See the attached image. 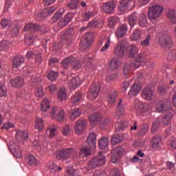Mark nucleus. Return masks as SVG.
<instances>
[{
    "mask_svg": "<svg viewBox=\"0 0 176 176\" xmlns=\"http://www.w3.org/2000/svg\"><path fill=\"white\" fill-rule=\"evenodd\" d=\"M151 41V34L146 36L144 40L141 42V45L144 47L149 46V42Z\"/></svg>",
    "mask_w": 176,
    "mask_h": 176,
    "instance_id": "58",
    "label": "nucleus"
},
{
    "mask_svg": "<svg viewBox=\"0 0 176 176\" xmlns=\"http://www.w3.org/2000/svg\"><path fill=\"white\" fill-rule=\"evenodd\" d=\"M67 176H79V170L75 169H67Z\"/></svg>",
    "mask_w": 176,
    "mask_h": 176,
    "instance_id": "55",
    "label": "nucleus"
},
{
    "mask_svg": "<svg viewBox=\"0 0 176 176\" xmlns=\"http://www.w3.org/2000/svg\"><path fill=\"white\" fill-rule=\"evenodd\" d=\"M93 38H94V33L93 32H89L85 34L84 36L85 41H82L80 43V46L82 47V49H89L90 46V42L93 41Z\"/></svg>",
    "mask_w": 176,
    "mask_h": 176,
    "instance_id": "10",
    "label": "nucleus"
},
{
    "mask_svg": "<svg viewBox=\"0 0 176 176\" xmlns=\"http://www.w3.org/2000/svg\"><path fill=\"white\" fill-rule=\"evenodd\" d=\"M25 61L24 58L23 56H15L13 59V67L19 68L21 64H23Z\"/></svg>",
    "mask_w": 176,
    "mask_h": 176,
    "instance_id": "33",
    "label": "nucleus"
},
{
    "mask_svg": "<svg viewBox=\"0 0 176 176\" xmlns=\"http://www.w3.org/2000/svg\"><path fill=\"white\" fill-rule=\"evenodd\" d=\"M86 127V120H78L74 126V130L77 134H82V131L85 130Z\"/></svg>",
    "mask_w": 176,
    "mask_h": 176,
    "instance_id": "12",
    "label": "nucleus"
},
{
    "mask_svg": "<svg viewBox=\"0 0 176 176\" xmlns=\"http://www.w3.org/2000/svg\"><path fill=\"white\" fill-rule=\"evenodd\" d=\"M132 41H138L141 38V30L136 29L134 30L133 33L131 36Z\"/></svg>",
    "mask_w": 176,
    "mask_h": 176,
    "instance_id": "44",
    "label": "nucleus"
},
{
    "mask_svg": "<svg viewBox=\"0 0 176 176\" xmlns=\"http://www.w3.org/2000/svg\"><path fill=\"white\" fill-rule=\"evenodd\" d=\"M87 142L91 148H96V144H97V134H96V133H91L88 136Z\"/></svg>",
    "mask_w": 176,
    "mask_h": 176,
    "instance_id": "22",
    "label": "nucleus"
},
{
    "mask_svg": "<svg viewBox=\"0 0 176 176\" xmlns=\"http://www.w3.org/2000/svg\"><path fill=\"white\" fill-rule=\"evenodd\" d=\"M146 24H148L146 15L145 14H140L139 16L138 25H140V27H145Z\"/></svg>",
    "mask_w": 176,
    "mask_h": 176,
    "instance_id": "37",
    "label": "nucleus"
},
{
    "mask_svg": "<svg viewBox=\"0 0 176 176\" xmlns=\"http://www.w3.org/2000/svg\"><path fill=\"white\" fill-rule=\"evenodd\" d=\"M129 126V122L122 121L120 124H116V129H118V131H120V130H124V127H127Z\"/></svg>",
    "mask_w": 176,
    "mask_h": 176,
    "instance_id": "53",
    "label": "nucleus"
},
{
    "mask_svg": "<svg viewBox=\"0 0 176 176\" xmlns=\"http://www.w3.org/2000/svg\"><path fill=\"white\" fill-rule=\"evenodd\" d=\"M82 85V80L79 76L74 77L72 79V81L69 83V87L70 90H75L78 89Z\"/></svg>",
    "mask_w": 176,
    "mask_h": 176,
    "instance_id": "19",
    "label": "nucleus"
},
{
    "mask_svg": "<svg viewBox=\"0 0 176 176\" xmlns=\"http://www.w3.org/2000/svg\"><path fill=\"white\" fill-rule=\"evenodd\" d=\"M1 25L3 28H10L12 25L13 24L10 19H8L6 18H3L1 19Z\"/></svg>",
    "mask_w": 176,
    "mask_h": 176,
    "instance_id": "39",
    "label": "nucleus"
},
{
    "mask_svg": "<svg viewBox=\"0 0 176 176\" xmlns=\"http://www.w3.org/2000/svg\"><path fill=\"white\" fill-rule=\"evenodd\" d=\"M116 97H118V92L116 91H111L108 98L109 105L115 104V102L116 101Z\"/></svg>",
    "mask_w": 176,
    "mask_h": 176,
    "instance_id": "38",
    "label": "nucleus"
},
{
    "mask_svg": "<svg viewBox=\"0 0 176 176\" xmlns=\"http://www.w3.org/2000/svg\"><path fill=\"white\" fill-rule=\"evenodd\" d=\"M67 89L65 87L60 88L58 92V98L60 101H65L68 98Z\"/></svg>",
    "mask_w": 176,
    "mask_h": 176,
    "instance_id": "28",
    "label": "nucleus"
},
{
    "mask_svg": "<svg viewBox=\"0 0 176 176\" xmlns=\"http://www.w3.org/2000/svg\"><path fill=\"white\" fill-rule=\"evenodd\" d=\"M163 12V7L159 5H155L150 7L148 10V17L151 20H156L162 14Z\"/></svg>",
    "mask_w": 176,
    "mask_h": 176,
    "instance_id": "3",
    "label": "nucleus"
},
{
    "mask_svg": "<svg viewBox=\"0 0 176 176\" xmlns=\"http://www.w3.org/2000/svg\"><path fill=\"white\" fill-rule=\"evenodd\" d=\"M137 20H138V16L136 12L132 13L129 16V23L132 28L137 24Z\"/></svg>",
    "mask_w": 176,
    "mask_h": 176,
    "instance_id": "29",
    "label": "nucleus"
},
{
    "mask_svg": "<svg viewBox=\"0 0 176 176\" xmlns=\"http://www.w3.org/2000/svg\"><path fill=\"white\" fill-rule=\"evenodd\" d=\"M29 166H38V160L33 155H29L25 159Z\"/></svg>",
    "mask_w": 176,
    "mask_h": 176,
    "instance_id": "31",
    "label": "nucleus"
},
{
    "mask_svg": "<svg viewBox=\"0 0 176 176\" xmlns=\"http://www.w3.org/2000/svg\"><path fill=\"white\" fill-rule=\"evenodd\" d=\"M10 83L14 87H23V86H24V78L16 77V78L11 80Z\"/></svg>",
    "mask_w": 176,
    "mask_h": 176,
    "instance_id": "23",
    "label": "nucleus"
},
{
    "mask_svg": "<svg viewBox=\"0 0 176 176\" xmlns=\"http://www.w3.org/2000/svg\"><path fill=\"white\" fill-rule=\"evenodd\" d=\"M94 16V12H85L82 14V20L83 21H89L91 17Z\"/></svg>",
    "mask_w": 176,
    "mask_h": 176,
    "instance_id": "47",
    "label": "nucleus"
},
{
    "mask_svg": "<svg viewBox=\"0 0 176 176\" xmlns=\"http://www.w3.org/2000/svg\"><path fill=\"white\" fill-rule=\"evenodd\" d=\"M57 8L56 7H49L47 8H45L40 14L39 17L40 19H45V17H47L48 16H51V14H53L54 12H56V10Z\"/></svg>",
    "mask_w": 176,
    "mask_h": 176,
    "instance_id": "18",
    "label": "nucleus"
},
{
    "mask_svg": "<svg viewBox=\"0 0 176 176\" xmlns=\"http://www.w3.org/2000/svg\"><path fill=\"white\" fill-rule=\"evenodd\" d=\"M130 5V1L129 0H122L120 2V6H118V12L122 14L129 9V6Z\"/></svg>",
    "mask_w": 176,
    "mask_h": 176,
    "instance_id": "24",
    "label": "nucleus"
},
{
    "mask_svg": "<svg viewBox=\"0 0 176 176\" xmlns=\"http://www.w3.org/2000/svg\"><path fill=\"white\" fill-rule=\"evenodd\" d=\"M162 142V138L159 135L154 136L151 140L152 148H159V145Z\"/></svg>",
    "mask_w": 176,
    "mask_h": 176,
    "instance_id": "34",
    "label": "nucleus"
},
{
    "mask_svg": "<svg viewBox=\"0 0 176 176\" xmlns=\"http://www.w3.org/2000/svg\"><path fill=\"white\" fill-rule=\"evenodd\" d=\"M119 142H122V137L119 135H115L111 138V144L113 145H116L119 144Z\"/></svg>",
    "mask_w": 176,
    "mask_h": 176,
    "instance_id": "50",
    "label": "nucleus"
},
{
    "mask_svg": "<svg viewBox=\"0 0 176 176\" xmlns=\"http://www.w3.org/2000/svg\"><path fill=\"white\" fill-rule=\"evenodd\" d=\"M138 53V48L134 45L129 46L127 48V54L129 57H133Z\"/></svg>",
    "mask_w": 176,
    "mask_h": 176,
    "instance_id": "36",
    "label": "nucleus"
},
{
    "mask_svg": "<svg viewBox=\"0 0 176 176\" xmlns=\"http://www.w3.org/2000/svg\"><path fill=\"white\" fill-rule=\"evenodd\" d=\"M48 130L50 131L49 137L50 138H54L56 135V131L57 130V126L56 124H52Z\"/></svg>",
    "mask_w": 176,
    "mask_h": 176,
    "instance_id": "48",
    "label": "nucleus"
},
{
    "mask_svg": "<svg viewBox=\"0 0 176 176\" xmlns=\"http://www.w3.org/2000/svg\"><path fill=\"white\" fill-rule=\"evenodd\" d=\"M82 98V94L79 92H76L75 95L72 97V104H75V102H78V101H80Z\"/></svg>",
    "mask_w": 176,
    "mask_h": 176,
    "instance_id": "51",
    "label": "nucleus"
},
{
    "mask_svg": "<svg viewBox=\"0 0 176 176\" xmlns=\"http://www.w3.org/2000/svg\"><path fill=\"white\" fill-rule=\"evenodd\" d=\"M41 111L44 112H47V109H50V104H49V100L44 99V100L41 102Z\"/></svg>",
    "mask_w": 176,
    "mask_h": 176,
    "instance_id": "46",
    "label": "nucleus"
},
{
    "mask_svg": "<svg viewBox=\"0 0 176 176\" xmlns=\"http://www.w3.org/2000/svg\"><path fill=\"white\" fill-rule=\"evenodd\" d=\"M115 8H116V3L112 1L104 3L103 5V10L104 13H107L108 14L112 13L115 10Z\"/></svg>",
    "mask_w": 176,
    "mask_h": 176,
    "instance_id": "15",
    "label": "nucleus"
},
{
    "mask_svg": "<svg viewBox=\"0 0 176 176\" xmlns=\"http://www.w3.org/2000/svg\"><path fill=\"white\" fill-rule=\"evenodd\" d=\"M98 145L100 149H105L109 145V140L107 137H103L99 140Z\"/></svg>",
    "mask_w": 176,
    "mask_h": 176,
    "instance_id": "30",
    "label": "nucleus"
},
{
    "mask_svg": "<svg viewBox=\"0 0 176 176\" xmlns=\"http://www.w3.org/2000/svg\"><path fill=\"white\" fill-rule=\"evenodd\" d=\"M148 130H149V126L146 124H144L139 127L138 134L140 136L145 135L146 133H148Z\"/></svg>",
    "mask_w": 176,
    "mask_h": 176,
    "instance_id": "40",
    "label": "nucleus"
},
{
    "mask_svg": "<svg viewBox=\"0 0 176 176\" xmlns=\"http://www.w3.org/2000/svg\"><path fill=\"white\" fill-rule=\"evenodd\" d=\"M35 39H36V36L33 34H28L25 36V42L26 45H28V46L34 45Z\"/></svg>",
    "mask_w": 176,
    "mask_h": 176,
    "instance_id": "26",
    "label": "nucleus"
},
{
    "mask_svg": "<svg viewBox=\"0 0 176 176\" xmlns=\"http://www.w3.org/2000/svg\"><path fill=\"white\" fill-rule=\"evenodd\" d=\"M90 155H91V149H90V148L85 146L80 148L79 153L80 157H87V156H90Z\"/></svg>",
    "mask_w": 176,
    "mask_h": 176,
    "instance_id": "27",
    "label": "nucleus"
},
{
    "mask_svg": "<svg viewBox=\"0 0 176 176\" xmlns=\"http://www.w3.org/2000/svg\"><path fill=\"white\" fill-rule=\"evenodd\" d=\"M89 120L92 124H96L101 120V114L99 113H94L89 117Z\"/></svg>",
    "mask_w": 176,
    "mask_h": 176,
    "instance_id": "32",
    "label": "nucleus"
},
{
    "mask_svg": "<svg viewBox=\"0 0 176 176\" xmlns=\"http://www.w3.org/2000/svg\"><path fill=\"white\" fill-rule=\"evenodd\" d=\"M74 28H69L67 30L65 33L60 36V43L63 45H68L69 41H71L72 36H74Z\"/></svg>",
    "mask_w": 176,
    "mask_h": 176,
    "instance_id": "8",
    "label": "nucleus"
},
{
    "mask_svg": "<svg viewBox=\"0 0 176 176\" xmlns=\"http://www.w3.org/2000/svg\"><path fill=\"white\" fill-rule=\"evenodd\" d=\"M16 138H23L24 140H27L28 138V132L27 131H21V130H18L16 131Z\"/></svg>",
    "mask_w": 176,
    "mask_h": 176,
    "instance_id": "42",
    "label": "nucleus"
},
{
    "mask_svg": "<svg viewBox=\"0 0 176 176\" xmlns=\"http://www.w3.org/2000/svg\"><path fill=\"white\" fill-rule=\"evenodd\" d=\"M94 176H108V175L102 170H96L94 173Z\"/></svg>",
    "mask_w": 176,
    "mask_h": 176,
    "instance_id": "64",
    "label": "nucleus"
},
{
    "mask_svg": "<svg viewBox=\"0 0 176 176\" xmlns=\"http://www.w3.org/2000/svg\"><path fill=\"white\" fill-rule=\"evenodd\" d=\"M137 60L140 63H145L146 61V55L140 53L138 55Z\"/></svg>",
    "mask_w": 176,
    "mask_h": 176,
    "instance_id": "63",
    "label": "nucleus"
},
{
    "mask_svg": "<svg viewBox=\"0 0 176 176\" xmlns=\"http://www.w3.org/2000/svg\"><path fill=\"white\" fill-rule=\"evenodd\" d=\"M127 30H129V28L126 24L120 25L116 31V36L117 38H123V36L127 34Z\"/></svg>",
    "mask_w": 176,
    "mask_h": 176,
    "instance_id": "17",
    "label": "nucleus"
},
{
    "mask_svg": "<svg viewBox=\"0 0 176 176\" xmlns=\"http://www.w3.org/2000/svg\"><path fill=\"white\" fill-rule=\"evenodd\" d=\"M131 68H133L131 65H130V64L125 65L124 67L123 74L125 76H127V75H129V73L130 72V70L131 69Z\"/></svg>",
    "mask_w": 176,
    "mask_h": 176,
    "instance_id": "59",
    "label": "nucleus"
},
{
    "mask_svg": "<svg viewBox=\"0 0 176 176\" xmlns=\"http://www.w3.org/2000/svg\"><path fill=\"white\" fill-rule=\"evenodd\" d=\"M110 176H122V175L119 169L114 168L111 170Z\"/></svg>",
    "mask_w": 176,
    "mask_h": 176,
    "instance_id": "61",
    "label": "nucleus"
},
{
    "mask_svg": "<svg viewBox=\"0 0 176 176\" xmlns=\"http://www.w3.org/2000/svg\"><path fill=\"white\" fill-rule=\"evenodd\" d=\"M72 67V68H74V69H79L82 67V63L79 61H75L74 60H73Z\"/></svg>",
    "mask_w": 176,
    "mask_h": 176,
    "instance_id": "62",
    "label": "nucleus"
},
{
    "mask_svg": "<svg viewBox=\"0 0 176 176\" xmlns=\"http://www.w3.org/2000/svg\"><path fill=\"white\" fill-rule=\"evenodd\" d=\"M140 91H141V86L135 83L131 85L129 96H130V97H135V96L140 94Z\"/></svg>",
    "mask_w": 176,
    "mask_h": 176,
    "instance_id": "21",
    "label": "nucleus"
},
{
    "mask_svg": "<svg viewBox=\"0 0 176 176\" xmlns=\"http://www.w3.org/2000/svg\"><path fill=\"white\" fill-rule=\"evenodd\" d=\"M100 85H91L89 88V97L91 100H96L98 97V94L100 93Z\"/></svg>",
    "mask_w": 176,
    "mask_h": 176,
    "instance_id": "13",
    "label": "nucleus"
},
{
    "mask_svg": "<svg viewBox=\"0 0 176 176\" xmlns=\"http://www.w3.org/2000/svg\"><path fill=\"white\" fill-rule=\"evenodd\" d=\"M75 153L74 148H62L56 151V158L62 162L68 160L72 153Z\"/></svg>",
    "mask_w": 176,
    "mask_h": 176,
    "instance_id": "2",
    "label": "nucleus"
},
{
    "mask_svg": "<svg viewBox=\"0 0 176 176\" xmlns=\"http://www.w3.org/2000/svg\"><path fill=\"white\" fill-rule=\"evenodd\" d=\"M105 164V157L104 153L102 151L99 152L98 155L94 157L88 164V168L91 170L96 168V167H100V166H104Z\"/></svg>",
    "mask_w": 176,
    "mask_h": 176,
    "instance_id": "1",
    "label": "nucleus"
},
{
    "mask_svg": "<svg viewBox=\"0 0 176 176\" xmlns=\"http://www.w3.org/2000/svg\"><path fill=\"white\" fill-rule=\"evenodd\" d=\"M109 67L111 69H117L118 67H119V63L118 60L115 58H112L109 63Z\"/></svg>",
    "mask_w": 176,
    "mask_h": 176,
    "instance_id": "52",
    "label": "nucleus"
},
{
    "mask_svg": "<svg viewBox=\"0 0 176 176\" xmlns=\"http://www.w3.org/2000/svg\"><path fill=\"white\" fill-rule=\"evenodd\" d=\"M111 153V162L116 164L123 153V148L120 146H118L112 151Z\"/></svg>",
    "mask_w": 176,
    "mask_h": 176,
    "instance_id": "9",
    "label": "nucleus"
},
{
    "mask_svg": "<svg viewBox=\"0 0 176 176\" xmlns=\"http://www.w3.org/2000/svg\"><path fill=\"white\" fill-rule=\"evenodd\" d=\"M109 27L110 28H115V25H116V18L114 16H111L108 18Z\"/></svg>",
    "mask_w": 176,
    "mask_h": 176,
    "instance_id": "56",
    "label": "nucleus"
},
{
    "mask_svg": "<svg viewBox=\"0 0 176 176\" xmlns=\"http://www.w3.org/2000/svg\"><path fill=\"white\" fill-rule=\"evenodd\" d=\"M72 19H74V15L71 13H67L58 23V27L60 28H64L65 25H67L72 21Z\"/></svg>",
    "mask_w": 176,
    "mask_h": 176,
    "instance_id": "16",
    "label": "nucleus"
},
{
    "mask_svg": "<svg viewBox=\"0 0 176 176\" xmlns=\"http://www.w3.org/2000/svg\"><path fill=\"white\" fill-rule=\"evenodd\" d=\"M40 30L41 27L34 23L27 24L23 28V31H32L33 32H38Z\"/></svg>",
    "mask_w": 176,
    "mask_h": 176,
    "instance_id": "25",
    "label": "nucleus"
},
{
    "mask_svg": "<svg viewBox=\"0 0 176 176\" xmlns=\"http://www.w3.org/2000/svg\"><path fill=\"white\" fill-rule=\"evenodd\" d=\"M8 48H9V41H3L0 43L1 52H3V50H8Z\"/></svg>",
    "mask_w": 176,
    "mask_h": 176,
    "instance_id": "54",
    "label": "nucleus"
},
{
    "mask_svg": "<svg viewBox=\"0 0 176 176\" xmlns=\"http://www.w3.org/2000/svg\"><path fill=\"white\" fill-rule=\"evenodd\" d=\"M61 17H63V12H61V11H58L52 17L53 23H57V21H58Z\"/></svg>",
    "mask_w": 176,
    "mask_h": 176,
    "instance_id": "57",
    "label": "nucleus"
},
{
    "mask_svg": "<svg viewBox=\"0 0 176 176\" xmlns=\"http://www.w3.org/2000/svg\"><path fill=\"white\" fill-rule=\"evenodd\" d=\"M58 77V73L57 72L52 71L47 74V78L50 80H56Z\"/></svg>",
    "mask_w": 176,
    "mask_h": 176,
    "instance_id": "49",
    "label": "nucleus"
},
{
    "mask_svg": "<svg viewBox=\"0 0 176 176\" xmlns=\"http://www.w3.org/2000/svg\"><path fill=\"white\" fill-rule=\"evenodd\" d=\"M126 49H127V47H126V44H124V42L122 41H118L114 50V54L116 56H124Z\"/></svg>",
    "mask_w": 176,
    "mask_h": 176,
    "instance_id": "11",
    "label": "nucleus"
},
{
    "mask_svg": "<svg viewBox=\"0 0 176 176\" xmlns=\"http://www.w3.org/2000/svg\"><path fill=\"white\" fill-rule=\"evenodd\" d=\"M160 44L164 49H170L171 47V38L167 33H161L160 34Z\"/></svg>",
    "mask_w": 176,
    "mask_h": 176,
    "instance_id": "5",
    "label": "nucleus"
},
{
    "mask_svg": "<svg viewBox=\"0 0 176 176\" xmlns=\"http://www.w3.org/2000/svg\"><path fill=\"white\" fill-rule=\"evenodd\" d=\"M171 101H159L157 102L155 109L157 112H164V111H171Z\"/></svg>",
    "mask_w": 176,
    "mask_h": 176,
    "instance_id": "6",
    "label": "nucleus"
},
{
    "mask_svg": "<svg viewBox=\"0 0 176 176\" xmlns=\"http://www.w3.org/2000/svg\"><path fill=\"white\" fill-rule=\"evenodd\" d=\"M170 120H171V117H170L168 115H166L165 116H160L158 120L153 122L151 129L152 130H157V129H159V126L161 124L168 126V123H170Z\"/></svg>",
    "mask_w": 176,
    "mask_h": 176,
    "instance_id": "4",
    "label": "nucleus"
},
{
    "mask_svg": "<svg viewBox=\"0 0 176 176\" xmlns=\"http://www.w3.org/2000/svg\"><path fill=\"white\" fill-rule=\"evenodd\" d=\"M142 97L144 100H146V101H151V100H153L155 95L153 94V91L151 88L146 87L143 89Z\"/></svg>",
    "mask_w": 176,
    "mask_h": 176,
    "instance_id": "14",
    "label": "nucleus"
},
{
    "mask_svg": "<svg viewBox=\"0 0 176 176\" xmlns=\"http://www.w3.org/2000/svg\"><path fill=\"white\" fill-rule=\"evenodd\" d=\"M74 60L75 58L73 57H68L65 58L64 60L62 62V67H63V68H67L68 65H69L70 64H72V63H74Z\"/></svg>",
    "mask_w": 176,
    "mask_h": 176,
    "instance_id": "41",
    "label": "nucleus"
},
{
    "mask_svg": "<svg viewBox=\"0 0 176 176\" xmlns=\"http://www.w3.org/2000/svg\"><path fill=\"white\" fill-rule=\"evenodd\" d=\"M51 118L52 119H55V120H58V122H61V120H64V118H65V115L64 113V110L60 109L58 110L57 107H53L50 113Z\"/></svg>",
    "mask_w": 176,
    "mask_h": 176,
    "instance_id": "7",
    "label": "nucleus"
},
{
    "mask_svg": "<svg viewBox=\"0 0 176 176\" xmlns=\"http://www.w3.org/2000/svg\"><path fill=\"white\" fill-rule=\"evenodd\" d=\"M10 149L14 157L16 159H20L23 157V153L21 152V149L20 148H14L13 147H10Z\"/></svg>",
    "mask_w": 176,
    "mask_h": 176,
    "instance_id": "35",
    "label": "nucleus"
},
{
    "mask_svg": "<svg viewBox=\"0 0 176 176\" xmlns=\"http://www.w3.org/2000/svg\"><path fill=\"white\" fill-rule=\"evenodd\" d=\"M122 99H120L117 105V111L115 115L116 119H120L121 116H123V114L124 113V104H122Z\"/></svg>",
    "mask_w": 176,
    "mask_h": 176,
    "instance_id": "20",
    "label": "nucleus"
},
{
    "mask_svg": "<svg viewBox=\"0 0 176 176\" xmlns=\"http://www.w3.org/2000/svg\"><path fill=\"white\" fill-rule=\"evenodd\" d=\"M59 60L57 58H50L49 60L50 67H54L56 64H58Z\"/></svg>",
    "mask_w": 176,
    "mask_h": 176,
    "instance_id": "60",
    "label": "nucleus"
},
{
    "mask_svg": "<svg viewBox=\"0 0 176 176\" xmlns=\"http://www.w3.org/2000/svg\"><path fill=\"white\" fill-rule=\"evenodd\" d=\"M45 125L43 124V120L41 118H36L35 129L38 130H43Z\"/></svg>",
    "mask_w": 176,
    "mask_h": 176,
    "instance_id": "43",
    "label": "nucleus"
},
{
    "mask_svg": "<svg viewBox=\"0 0 176 176\" xmlns=\"http://www.w3.org/2000/svg\"><path fill=\"white\" fill-rule=\"evenodd\" d=\"M80 110L79 109H74V110H72L71 114H70V119L72 120H74V119H76L78 116H80Z\"/></svg>",
    "mask_w": 176,
    "mask_h": 176,
    "instance_id": "45",
    "label": "nucleus"
}]
</instances>
